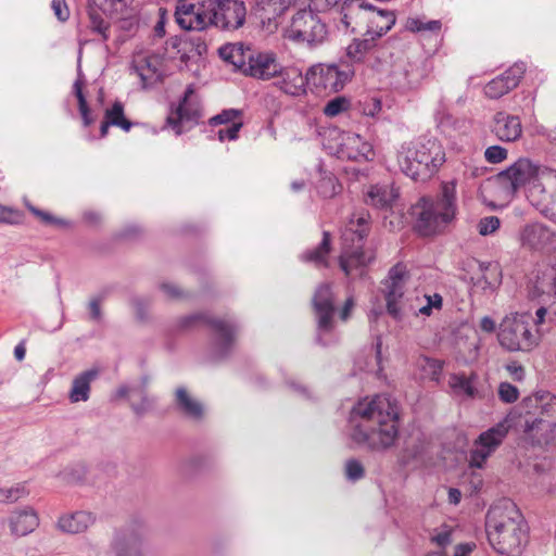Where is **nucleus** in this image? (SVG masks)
I'll return each instance as SVG.
<instances>
[{
	"label": "nucleus",
	"instance_id": "nucleus-12",
	"mask_svg": "<svg viewBox=\"0 0 556 556\" xmlns=\"http://www.w3.org/2000/svg\"><path fill=\"white\" fill-rule=\"evenodd\" d=\"M217 0H178L175 21L181 29L203 31L212 27V12Z\"/></svg>",
	"mask_w": 556,
	"mask_h": 556
},
{
	"label": "nucleus",
	"instance_id": "nucleus-45",
	"mask_svg": "<svg viewBox=\"0 0 556 556\" xmlns=\"http://www.w3.org/2000/svg\"><path fill=\"white\" fill-rule=\"evenodd\" d=\"M25 204H26V207L29 210V212L31 214H34L35 216L39 217L45 224L55 225L59 227H68L71 225V223L68 220L55 217L46 211L37 208L36 206L31 205L27 201H25Z\"/></svg>",
	"mask_w": 556,
	"mask_h": 556
},
{
	"label": "nucleus",
	"instance_id": "nucleus-7",
	"mask_svg": "<svg viewBox=\"0 0 556 556\" xmlns=\"http://www.w3.org/2000/svg\"><path fill=\"white\" fill-rule=\"evenodd\" d=\"M203 325L210 328V354L214 361L227 358L233 351L238 333V325L232 319L215 318L205 313L185 316L179 321L181 329H190Z\"/></svg>",
	"mask_w": 556,
	"mask_h": 556
},
{
	"label": "nucleus",
	"instance_id": "nucleus-63",
	"mask_svg": "<svg viewBox=\"0 0 556 556\" xmlns=\"http://www.w3.org/2000/svg\"><path fill=\"white\" fill-rule=\"evenodd\" d=\"M188 40L194 46V52L198 55L206 53L207 47L204 39L201 36H190Z\"/></svg>",
	"mask_w": 556,
	"mask_h": 556
},
{
	"label": "nucleus",
	"instance_id": "nucleus-29",
	"mask_svg": "<svg viewBox=\"0 0 556 556\" xmlns=\"http://www.w3.org/2000/svg\"><path fill=\"white\" fill-rule=\"evenodd\" d=\"M134 70L140 77L144 88L155 85L163 77L161 61L157 56H144L135 61Z\"/></svg>",
	"mask_w": 556,
	"mask_h": 556
},
{
	"label": "nucleus",
	"instance_id": "nucleus-8",
	"mask_svg": "<svg viewBox=\"0 0 556 556\" xmlns=\"http://www.w3.org/2000/svg\"><path fill=\"white\" fill-rule=\"evenodd\" d=\"M494 178L500 182L507 181L514 191L527 187V198L531 203V192L534 188L546 190L556 181V169L540 166L529 159L521 157L505 170L496 173Z\"/></svg>",
	"mask_w": 556,
	"mask_h": 556
},
{
	"label": "nucleus",
	"instance_id": "nucleus-26",
	"mask_svg": "<svg viewBox=\"0 0 556 556\" xmlns=\"http://www.w3.org/2000/svg\"><path fill=\"white\" fill-rule=\"evenodd\" d=\"M8 521L11 534L16 538L31 533L39 526V518L30 507L12 513Z\"/></svg>",
	"mask_w": 556,
	"mask_h": 556
},
{
	"label": "nucleus",
	"instance_id": "nucleus-6",
	"mask_svg": "<svg viewBox=\"0 0 556 556\" xmlns=\"http://www.w3.org/2000/svg\"><path fill=\"white\" fill-rule=\"evenodd\" d=\"M369 232V215L362 214L352 218L342 235L343 248L339 264L346 276H353L354 270L363 274L374 255L364 251V241Z\"/></svg>",
	"mask_w": 556,
	"mask_h": 556
},
{
	"label": "nucleus",
	"instance_id": "nucleus-20",
	"mask_svg": "<svg viewBox=\"0 0 556 556\" xmlns=\"http://www.w3.org/2000/svg\"><path fill=\"white\" fill-rule=\"evenodd\" d=\"M520 240L523 247L531 250L548 251L556 249V233L540 223L527 225L520 233Z\"/></svg>",
	"mask_w": 556,
	"mask_h": 556
},
{
	"label": "nucleus",
	"instance_id": "nucleus-21",
	"mask_svg": "<svg viewBox=\"0 0 556 556\" xmlns=\"http://www.w3.org/2000/svg\"><path fill=\"white\" fill-rule=\"evenodd\" d=\"M526 73V64L515 63L502 74L489 81V98L498 99L515 89Z\"/></svg>",
	"mask_w": 556,
	"mask_h": 556
},
{
	"label": "nucleus",
	"instance_id": "nucleus-42",
	"mask_svg": "<svg viewBox=\"0 0 556 556\" xmlns=\"http://www.w3.org/2000/svg\"><path fill=\"white\" fill-rule=\"evenodd\" d=\"M510 427L511 422L509 416H507L496 427L489 429V455L500 445Z\"/></svg>",
	"mask_w": 556,
	"mask_h": 556
},
{
	"label": "nucleus",
	"instance_id": "nucleus-25",
	"mask_svg": "<svg viewBox=\"0 0 556 556\" xmlns=\"http://www.w3.org/2000/svg\"><path fill=\"white\" fill-rule=\"evenodd\" d=\"M399 198V190L391 185L377 184L369 187L365 194V203L377 210L388 211L392 208Z\"/></svg>",
	"mask_w": 556,
	"mask_h": 556
},
{
	"label": "nucleus",
	"instance_id": "nucleus-58",
	"mask_svg": "<svg viewBox=\"0 0 556 556\" xmlns=\"http://www.w3.org/2000/svg\"><path fill=\"white\" fill-rule=\"evenodd\" d=\"M507 150L501 146H489V163H501L507 159Z\"/></svg>",
	"mask_w": 556,
	"mask_h": 556
},
{
	"label": "nucleus",
	"instance_id": "nucleus-2",
	"mask_svg": "<svg viewBox=\"0 0 556 556\" xmlns=\"http://www.w3.org/2000/svg\"><path fill=\"white\" fill-rule=\"evenodd\" d=\"M529 527L515 503L500 498L489 507V544L503 556H520L528 543Z\"/></svg>",
	"mask_w": 556,
	"mask_h": 556
},
{
	"label": "nucleus",
	"instance_id": "nucleus-5",
	"mask_svg": "<svg viewBox=\"0 0 556 556\" xmlns=\"http://www.w3.org/2000/svg\"><path fill=\"white\" fill-rule=\"evenodd\" d=\"M219 55L239 72L253 78L267 80L281 72V65L274 53L257 52L242 43L222 47Z\"/></svg>",
	"mask_w": 556,
	"mask_h": 556
},
{
	"label": "nucleus",
	"instance_id": "nucleus-22",
	"mask_svg": "<svg viewBox=\"0 0 556 556\" xmlns=\"http://www.w3.org/2000/svg\"><path fill=\"white\" fill-rule=\"evenodd\" d=\"M280 77L275 85L283 91L286 94L292 97H299L306 92V86H308V71L305 75L296 67L281 66V72L278 73Z\"/></svg>",
	"mask_w": 556,
	"mask_h": 556
},
{
	"label": "nucleus",
	"instance_id": "nucleus-48",
	"mask_svg": "<svg viewBox=\"0 0 556 556\" xmlns=\"http://www.w3.org/2000/svg\"><path fill=\"white\" fill-rule=\"evenodd\" d=\"M365 469L363 464L356 459L351 458L345 463V477L349 481L355 482L364 478Z\"/></svg>",
	"mask_w": 556,
	"mask_h": 556
},
{
	"label": "nucleus",
	"instance_id": "nucleus-14",
	"mask_svg": "<svg viewBox=\"0 0 556 556\" xmlns=\"http://www.w3.org/2000/svg\"><path fill=\"white\" fill-rule=\"evenodd\" d=\"M313 308L317 320V341L326 345L323 336L330 333L334 328V294L330 283L317 287L313 296Z\"/></svg>",
	"mask_w": 556,
	"mask_h": 556
},
{
	"label": "nucleus",
	"instance_id": "nucleus-10",
	"mask_svg": "<svg viewBox=\"0 0 556 556\" xmlns=\"http://www.w3.org/2000/svg\"><path fill=\"white\" fill-rule=\"evenodd\" d=\"M341 24L345 30L356 33L363 25L368 28L369 24H378L381 16H387V22L380 25V29L389 31L395 24V14L393 11L378 9L366 0H344L341 11Z\"/></svg>",
	"mask_w": 556,
	"mask_h": 556
},
{
	"label": "nucleus",
	"instance_id": "nucleus-31",
	"mask_svg": "<svg viewBox=\"0 0 556 556\" xmlns=\"http://www.w3.org/2000/svg\"><path fill=\"white\" fill-rule=\"evenodd\" d=\"M525 434L532 445L547 444L552 439V424L542 418L527 419Z\"/></svg>",
	"mask_w": 556,
	"mask_h": 556
},
{
	"label": "nucleus",
	"instance_id": "nucleus-57",
	"mask_svg": "<svg viewBox=\"0 0 556 556\" xmlns=\"http://www.w3.org/2000/svg\"><path fill=\"white\" fill-rule=\"evenodd\" d=\"M51 8L59 21L65 22L68 20L70 10L65 0H52Z\"/></svg>",
	"mask_w": 556,
	"mask_h": 556
},
{
	"label": "nucleus",
	"instance_id": "nucleus-15",
	"mask_svg": "<svg viewBox=\"0 0 556 556\" xmlns=\"http://www.w3.org/2000/svg\"><path fill=\"white\" fill-rule=\"evenodd\" d=\"M407 278L408 271L406 266L403 263H397L390 268L388 277L383 281L387 312L395 320L403 318L402 301Z\"/></svg>",
	"mask_w": 556,
	"mask_h": 556
},
{
	"label": "nucleus",
	"instance_id": "nucleus-37",
	"mask_svg": "<svg viewBox=\"0 0 556 556\" xmlns=\"http://www.w3.org/2000/svg\"><path fill=\"white\" fill-rule=\"evenodd\" d=\"M84 84H85L84 74L81 72L80 65H78V73H77V78L73 85V92L78 101V109H79V113L83 118V123L86 127H88L93 123V118L91 117L90 109L87 103V99L83 92Z\"/></svg>",
	"mask_w": 556,
	"mask_h": 556
},
{
	"label": "nucleus",
	"instance_id": "nucleus-30",
	"mask_svg": "<svg viewBox=\"0 0 556 556\" xmlns=\"http://www.w3.org/2000/svg\"><path fill=\"white\" fill-rule=\"evenodd\" d=\"M99 372V369L90 368L75 376L68 393L71 403L86 402L89 400L91 382L98 378Z\"/></svg>",
	"mask_w": 556,
	"mask_h": 556
},
{
	"label": "nucleus",
	"instance_id": "nucleus-55",
	"mask_svg": "<svg viewBox=\"0 0 556 556\" xmlns=\"http://www.w3.org/2000/svg\"><path fill=\"white\" fill-rule=\"evenodd\" d=\"M160 289L163 291L165 296L169 300H179L186 296L182 289L172 282H163L160 285Z\"/></svg>",
	"mask_w": 556,
	"mask_h": 556
},
{
	"label": "nucleus",
	"instance_id": "nucleus-9",
	"mask_svg": "<svg viewBox=\"0 0 556 556\" xmlns=\"http://www.w3.org/2000/svg\"><path fill=\"white\" fill-rule=\"evenodd\" d=\"M497 341L508 352H530L539 345L540 337L532 331L530 315L515 314L501 321Z\"/></svg>",
	"mask_w": 556,
	"mask_h": 556
},
{
	"label": "nucleus",
	"instance_id": "nucleus-33",
	"mask_svg": "<svg viewBox=\"0 0 556 556\" xmlns=\"http://www.w3.org/2000/svg\"><path fill=\"white\" fill-rule=\"evenodd\" d=\"M286 9L287 5L282 0H256L254 14L265 24L276 20Z\"/></svg>",
	"mask_w": 556,
	"mask_h": 556
},
{
	"label": "nucleus",
	"instance_id": "nucleus-39",
	"mask_svg": "<svg viewBox=\"0 0 556 556\" xmlns=\"http://www.w3.org/2000/svg\"><path fill=\"white\" fill-rule=\"evenodd\" d=\"M448 386L454 395L473 397L476 394V387L472 378H467L465 375H451Z\"/></svg>",
	"mask_w": 556,
	"mask_h": 556
},
{
	"label": "nucleus",
	"instance_id": "nucleus-27",
	"mask_svg": "<svg viewBox=\"0 0 556 556\" xmlns=\"http://www.w3.org/2000/svg\"><path fill=\"white\" fill-rule=\"evenodd\" d=\"M94 522L93 514L79 510L61 516L58 520V528L64 533L78 534L88 530Z\"/></svg>",
	"mask_w": 556,
	"mask_h": 556
},
{
	"label": "nucleus",
	"instance_id": "nucleus-13",
	"mask_svg": "<svg viewBox=\"0 0 556 556\" xmlns=\"http://www.w3.org/2000/svg\"><path fill=\"white\" fill-rule=\"evenodd\" d=\"M288 39L306 42L308 46L321 43L327 36V27L311 10L298 11L286 30Z\"/></svg>",
	"mask_w": 556,
	"mask_h": 556
},
{
	"label": "nucleus",
	"instance_id": "nucleus-52",
	"mask_svg": "<svg viewBox=\"0 0 556 556\" xmlns=\"http://www.w3.org/2000/svg\"><path fill=\"white\" fill-rule=\"evenodd\" d=\"M498 397L504 403H514L519 397V390L509 382H502L498 386Z\"/></svg>",
	"mask_w": 556,
	"mask_h": 556
},
{
	"label": "nucleus",
	"instance_id": "nucleus-56",
	"mask_svg": "<svg viewBox=\"0 0 556 556\" xmlns=\"http://www.w3.org/2000/svg\"><path fill=\"white\" fill-rule=\"evenodd\" d=\"M116 24L121 30L131 33L138 27V18L134 14H127L125 16L117 17Z\"/></svg>",
	"mask_w": 556,
	"mask_h": 556
},
{
	"label": "nucleus",
	"instance_id": "nucleus-47",
	"mask_svg": "<svg viewBox=\"0 0 556 556\" xmlns=\"http://www.w3.org/2000/svg\"><path fill=\"white\" fill-rule=\"evenodd\" d=\"M241 115L242 112L240 110L227 109L223 110L219 114H216L213 117H211L208 123L211 126L232 124L233 122H238L237 118H239Z\"/></svg>",
	"mask_w": 556,
	"mask_h": 556
},
{
	"label": "nucleus",
	"instance_id": "nucleus-64",
	"mask_svg": "<svg viewBox=\"0 0 556 556\" xmlns=\"http://www.w3.org/2000/svg\"><path fill=\"white\" fill-rule=\"evenodd\" d=\"M476 548L475 543H463L455 547L454 556H469L470 553Z\"/></svg>",
	"mask_w": 556,
	"mask_h": 556
},
{
	"label": "nucleus",
	"instance_id": "nucleus-3",
	"mask_svg": "<svg viewBox=\"0 0 556 556\" xmlns=\"http://www.w3.org/2000/svg\"><path fill=\"white\" fill-rule=\"evenodd\" d=\"M457 210L456 181L443 182L435 199L422 197L412 206L415 228L422 236L441 232L455 219Z\"/></svg>",
	"mask_w": 556,
	"mask_h": 556
},
{
	"label": "nucleus",
	"instance_id": "nucleus-17",
	"mask_svg": "<svg viewBox=\"0 0 556 556\" xmlns=\"http://www.w3.org/2000/svg\"><path fill=\"white\" fill-rule=\"evenodd\" d=\"M126 7V0H105L104 8L96 5L93 0H88L87 17L88 28L98 34L102 41L110 39V20H113V12L108 14V10L117 12Z\"/></svg>",
	"mask_w": 556,
	"mask_h": 556
},
{
	"label": "nucleus",
	"instance_id": "nucleus-32",
	"mask_svg": "<svg viewBox=\"0 0 556 556\" xmlns=\"http://www.w3.org/2000/svg\"><path fill=\"white\" fill-rule=\"evenodd\" d=\"M330 247L331 236L328 231H324L320 243L314 249L304 251L300 258L304 263H313L316 267H327Z\"/></svg>",
	"mask_w": 556,
	"mask_h": 556
},
{
	"label": "nucleus",
	"instance_id": "nucleus-51",
	"mask_svg": "<svg viewBox=\"0 0 556 556\" xmlns=\"http://www.w3.org/2000/svg\"><path fill=\"white\" fill-rule=\"evenodd\" d=\"M23 220V213L10 206L0 204V223L17 225Z\"/></svg>",
	"mask_w": 556,
	"mask_h": 556
},
{
	"label": "nucleus",
	"instance_id": "nucleus-44",
	"mask_svg": "<svg viewBox=\"0 0 556 556\" xmlns=\"http://www.w3.org/2000/svg\"><path fill=\"white\" fill-rule=\"evenodd\" d=\"M477 443L480 447L471 451L469 458L471 469H481L486 462V431L479 434Z\"/></svg>",
	"mask_w": 556,
	"mask_h": 556
},
{
	"label": "nucleus",
	"instance_id": "nucleus-18",
	"mask_svg": "<svg viewBox=\"0 0 556 556\" xmlns=\"http://www.w3.org/2000/svg\"><path fill=\"white\" fill-rule=\"evenodd\" d=\"M218 7L212 12V26L224 30H233L245 22L247 8L243 1L217 0Z\"/></svg>",
	"mask_w": 556,
	"mask_h": 556
},
{
	"label": "nucleus",
	"instance_id": "nucleus-53",
	"mask_svg": "<svg viewBox=\"0 0 556 556\" xmlns=\"http://www.w3.org/2000/svg\"><path fill=\"white\" fill-rule=\"evenodd\" d=\"M443 362L435 358H425V370L431 377L432 380L439 381L443 370Z\"/></svg>",
	"mask_w": 556,
	"mask_h": 556
},
{
	"label": "nucleus",
	"instance_id": "nucleus-16",
	"mask_svg": "<svg viewBox=\"0 0 556 556\" xmlns=\"http://www.w3.org/2000/svg\"><path fill=\"white\" fill-rule=\"evenodd\" d=\"M147 527L140 521H134L118 532L112 542L116 556H142L143 540Z\"/></svg>",
	"mask_w": 556,
	"mask_h": 556
},
{
	"label": "nucleus",
	"instance_id": "nucleus-62",
	"mask_svg": "<svg viewBox=\"0 0 556 556\" xmlns=\"http://www.w3.org/2000/svg\"><path fill=\"white\" fill-rule=\"evenodd\" d=\"M88 307H89L90 318L92 320L99 321L102 317L100 299H92L89 302Z\"/></svg>",
	"mask_w": 556,
	"mask_h": 556
},
{
	"label": "nucleus",
	"instance_id": "nucleus-41",
	"mask_svg": "<svg viewBox=\"0 0 556 556\" xmlns=\"http://www.w3.org/2000/svg\"><path fill=\"white\" fill-rule=\"evenodd\" d=\"M147 384H148V379L143 378L141 387L131 388V393L137 394L140 397L139 403H135V402L131 403V408L137 416H143L149 410H151L154 405V402H155L153 397H150L148 395V393L146 391Z\"/></svg>",
	"mask_w": 556,
	"mask_h": 556
},
{
	"label": "nucleus",
	"instance_id": "nucleus-40",
	"mask_svg": "<svg viewBox=\"0 0 556 556\" xmlns=\"http://www.w3.org/2000/svg\"><path fill=\"white\" fill-rule=\"evenodd\" d=\"M104 119L111 126H116L125 131H129L132 127V123L129 122L124 114V105L121 101H115L113 105L105 111Z\"/></svg>",
	"mask_w": 556,
	"mask_h": 556
},
{
	"label": "nucleus",
	"instance_id": "nucleus-60",
	"mask_svg": "<svg viewBox=\"0 0 556 556\" xmlns=\"http://www.w3.org/2000/svg\"><path fill=\"white\" fill-rule=\"evenodd\" d=\"M469 484L471 486L470 495L473 496L475 494L479 493L482 490L483 486V480L480 473L472 470L470 475Z\"/></svg>",
	"mask_w": 556,
	"mask_h": 556
},
{
	"label": "nucleus",
	"instance_id": "nucleus-59",
	"mask_svg": "<svg viewBox=\"0 0 556 556\" xmlns=\"http://www.w3.org/2000/svg\"><path fill=\"white\" fill-rule=\"evenodd\" d=\"M505 368L514 380L522 381L525 379V368L518 362H510Z\"/></svg>",
	"mask_w": 556,
	"mask_h": 556
},
{
	"label": "nucleus",
	"instance_id": "nucleus-23",
	"mask_svg": "<svg viewBox=\"0 0 556 556\" xmlns=\"http://www.w3.org/2000/svg\"><path fill=\"white\" fill-rule=\"evenodd\" d=\"M434 119L442 134L450 138L465 135L471 125L464 118H454L447 111L445 104L440 101L434 112Z\"/></svg>",
	"mask_w": 556,
	"mask_h": 556
},
{
	"label": "nucleus",
	"instance_id": "nucleus-36",
	"mask_svg": "<svg viewBox=\"0 0 556 556\" xmlns=\"http://www.w3.org/2000/svg\"><path fill=\"white\" fill-rule=\"evenodd\" d=\"M374 37L365 39L355 38L346 48H345V61L352 64L354 67L355 63H361L364 61L367 52L374 47Z\"/></svg>",
	"mask_w": 556,
	"mask_h": 556
},
{
	"label": "nucleus",
	"instance_id": "nucleus-11",
	"mask_svg": "<svg viewBox=\"0 0 556 556\" xmlns=\"http://www.w3.org/2000/svg\"><path fill=\"white\" fill-rule=\"evenodd\" d=\"M354 75V67L344 59L338 63H319L308 68V87L317 93L339 92Z\"/></svg>",
	"mask_w": 556,
	"mask_h": 556
},
{
	"label": "nucleus",
	"instance_id": "nucleus-35",
	"mask_svg": "<svg viewBox=\"0 0 556 556\" xmlns=\"http://www.w3.org/2000/svg\"><path fill=\"white\" fill-rule=\"evenodd\" d=\"M176 404L180 412L188 418L198 420L203 416L202 405L193 400L185 388L176 390Z\"/></svg>",
	"mask_w": 556,
	"mask_h": 556
},
{
	"label": "nucleus",
	"instance_id": "nucleus-54",
	"mask_svg": "<svg viewBox=\"0 0 556 556\" xmlns=\"http://www.w3.org/2000/svg\"><path fill=\"white\" fill-rule=\"evenodd\" d=\"M243 123L241 121L233 122L225 129H219L217 132V137L219 141L225 140H236L238 138V134L240 129L242 128Z\"/></svg>",
	"mask_w": 556,
	"mask_h": 556
},
{
	"label": "nucleus",
	"instance_id": "nucleus-24",
	"mask_svg": "<svg viewBox=\"0 0 556 556\" xmlns=\"http://www.w3.org/2000/svg\"><path fill=\"white\" fill-rule=\"evenodd\" d=\"M491 131L502 141H515L522 132L519 117L498 112L492 121Z\"/></svg>",
	"mask_w": 556,
	"mask_h": 556
},
{
	"label": "nucleus",
	"instance_id": "nucleus-49",
	"mask_svg": "<svg viewBox=\"0 0 556 556\" xmlns=\"http://www.w3.org/2000/svg\"><path fill=\"white\" fill-rule=\"evenodd\" d=\"M350 102L344 97H337L330 100L324 108L326 116L333 117L349 109Z\"/></svg>",
	"mask_w": 556,
	"mask_h": 556
},
{
	"label": "nucleus",
	"instance_id": "nucleus-43",
	"mask_svg": "<svg viewBox=\"0 0 556 556\" xmlns=\"http://www.w3.org/2000/svg\"><path fill=\"white\" fill-rule=\"evenodd\" d=\"M441 27H442V24L438 20L425 22L418 17H408L405 22V28L412 33H419V31L439 33Z\"/></svg>",
	"mask_w": 556,
	"mask_h": 556
},
{
	"label": "nucleus",
	"instance_id": "nucleus-34",
	"mask_svg": "<svg viewBox=\"0 0 556 556\" xmlns=\"http://www.w3.org/2000/svg\"><path fill=\"white\" fill-rule=\"evenodd\" d=\"M193 93V89L189 86L184 94L182 100L180 101L178 108L174 115H169L167 117V125L175 131L176 135H181L184 132L182 124L185 122L193 121L195 116V112H188L186 109L187 100L190 94Z\"/></svg>",
	"mask_w": 556,
	"mask_h": 556
},
{
	"label": "nucleus",
	"instance_id": "nucleus-1",
	"mask_svg": "<svg viewBox=\"0 0 556 556\" xmlns=\"http://www.w3.org/2000/svg\"><path fill=\"white\" fill-rule=\"evenodd\" d=\"M349 425L351 439L356 444L379 454L381 463L377 472L396 467L403 469L425 452L424 440L417 439L413 443L405 442L395 462L386 456L400 438V406L391 395L378 394L370 400L358 401L351 409Z\"/></svg>",
	"mask_w": 556,
	"mask_h": 556
},
{
	"label": "nucleus",
	"instance_id": "nucleus-19",
	"mask_svg": "<svg viewBox=\"0 0 556 556\" xmlns=\"http://www.w3.org/2000/svg\"><path fill=\"white\" fill-rule=\"evenodd\" d=\"M336 154L340 160L366 162L372 159L374 150L359 135L348 132L341 136Z\"/></svg>",
	"mask_w": 556,
	"mask_h": 556
},
{
	"label": "nucleus",
	"instance_id": "nucleus-28",
	"mask_svg": "<svg viewBox=\"0 0 556 556\" xmlns=\"http://www.w3.org/2000/svg\"><path fill=\"white\" fill-rule=\"evenodd\" d=\"M531 205L556 223V180L546 190L534 188L531 192Z\"/></svg>",
	"mask_w": 556,
	"mask_h": 556
},
{
	"label": "nucleus",
	"instance_id": "nucleus-4",
	"mask_svg": "<svg viewBox=\"0 0 556 556\" xmlns=\"http://www.w3.org/2000/svg\"><path fill=\"white\" fill-rule=\"evenodd\" d=\"M445 162V152L440 141L430 136H420L397 154L401 170L415 181H427Z\"/></svg>",
	"mask_w": 556,
	"mask_h": 556
},
{
	"label": "nucleus",
	"instance_id": "nucleus-46",
	"mask_svg": "<svg viewBox=\"0 0 556 556\" xmlns=\"http://www.w3.org/2000/svg\"><path fill=\"white\" fill-rule=\"evenodd\" d=\"M361 112L369 117H377L382 110V103L378 97H365L364 100L359 101Z\"/></svg>",
	"mask_w": 556,
	"mask_h": 556
},
{
	"label": "nucleus",
	"instance_id": "nucleus-38",
	"mask_svg": "<svg viewBox=\"0 0 556 556\" xmlns=\"http://www.w3.org/2000/svg\"><path fill=\"white\" fill-rule=\"evenodd\" d=\"M342 189L337 177L329 172H320V178L316 184L318 194L324 199L333 198Z\"/></svg>",
	"mask_w": 556,
	"mask_h": 556
},
{
	"label": "nucleus",
	"instance_id": "nucleus-61",
	"mask_svg": "<svg viewBox=\"0 0 556 556\" xmlns=\"http://www.w3.org/2000/svg\"><path fill=\"white\" fill-rule=\"evenodd\" d=\"M387 22V16H381V18L378 20V24H369L368 25V28H366V35H369L371 37H374V39L376 37H381L383 36L384 34H387L388 31H384V30H381L380 29V25L383 23Z\"/></svg>",
	"mask_w": 556,
	"mask_h": 556
},
{
	"label": "nucleus",
	"instance_id": "nucleus-50",
	"mask_svg": "<svg viewBox=\"0 0 556 556\" xmlns=\"http://www.w3.org/2000/svg\"><path fill=\"white\" fill-rule=\"evenodd\" d=\"M26 494V488L22 483L12 488H2L0 489V502H16Z\"/></svg>",
	"mask_w": 556,
	"mask_h": 556
}]
</instances>
